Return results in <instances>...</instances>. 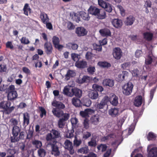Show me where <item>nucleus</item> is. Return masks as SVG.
<instances>
[{
    "label": "nucleus",
    "mask_w": 157,
    "mask_h": 157,
    "mask_svg": "<svg viewBox=\"0 0 157 157\" xmlns=\"http://www.w3.org/2000/svg\"><path fill=\"white\" fill-rule=\"evenodd\" d=\"M87 71L89 74L93 75L95 72V68L94 67H89L88 68Z\"/></svg>",
    "instance_id": "nucleus-60"
},
{
    "label": "nucleus",
    "mask_w": 157,
    "mask_h": 157,
    "mask_svg": "<svg viewBox=\"0 0 157 157\" xmlns=\"http://www.w3.org/2000/svg\"><path fill=\"white\" fill-rule=\"evenodd\" d=\"M52 41L53 44L55 48L59 50L63 48V46L62 45L59 44V39L58 37L56 36H53Z\"/></svg>",
    "instance_id": "nucleus-12"
},
{
    "label": "nucleus",
    "mask_w": 157,
    "mask_h": 157,
    "mask_svg": "<svg viewBox=\"0 0 157 157\" xmlns=\"http://www.w3.org/2000/svg\"><path fill=\"white\" fill-rule=\"evenodd\" d=\"M67 47L71 50H76L78 49V45L74 43H68L67 44Z\"/></svg>",
    "instance_id": "nucleus-30"
},
{
    "label": "nucleus",
    "mask_w": 157,
    "mask_h": 157,
    "mask_svg": "<svg viewBox=\"0 0 157 157\" xmlns=\"http://www.w3.org/2000/svg\"><path fill=\"white\" fill-rule=\"evenodd\" d=\"M44 48L47 55H50L52 53V47L51 43L48 42H45L44 44Z\"/></svg>",
    "instance_id": "nucleus-14"
},
{
    "label": "nucleus",
    "mask_w": 157,
    "mask_h": 157,
    "mask_svg": "<svg viewBox=\"0 0 157 157\" xmlns=\"http://www.w3.org/2000/svg\"><path fill=\"white\" fill-rule=\"evenodd\" d=\"M143 36L144 38L147 41H151L153 37L152 33L149 32H146L144 33Z\"/></svg>",
    "instance_id": "nucleus-27"
},
{
    "label": "nucleus",
    "mask_w": 157,
    "mask_h": 157,
    "mask_svg": "<svg viewBox=\"0 0 157 157\" xmlns=\"http://www.w3.org/2000/svg\"><path fill=\"white\" fill-rule=\"evenodd\" d=\"M70 87L69 86H65L63 90V93L68 96L72 97V92H70Z\"/></svg>",
    "instance_id": "nucleus-28"
},
{
    "label": "nucleus",
    "mask_w": 157,
    "mask_h": 157,
    "mask_svg": "<svg viewBox=\"0 0 157 157\" xmlns=\"http://www.w3.org/2000/svg\"><path fill=\"white\" fill-rule=\"evenodd\" d=\"M128 72L126 71H123L121 73L119 74L117 77L116 78L118 82H121L127 78L128 75Z\"/></svg>",
    "instance_id": "nucleus-8"
},
{
    "label": "nucleus",
    "mask_w": 157,
    "mask_h": 157,
    "mask_svg": "<svg viewBox=\"0 0 157 157\" xmlns=\"http://www.w3.org/2000/svg\"><path fill=\"white\" fill-rule=\"evenodd\" d=\"M98 65L100 67L103 68H108L111 66V65L110 63L105 61L99 62Z\"/></svg>",
    "instance_id": "nucleus-40"
},
{
    "label": "nucleus",
    "mask_w": 157,
    "mask_h": 157,
    "mask_svg": "<svg viewBox=\"0 0 157 157\" xmlns=\"http://www.w3.org/2000/svg\"><path fill=\"white\" fill-rule=\"evenodd\" d=\"M67 27L69 30H73L75 28V26L70 21H68L67 22Z\"/></svg>",
    "instance_id": "nucleus-54"
},
{
    "label": "nucleus",
    "mask_w": 157,
    "mask_h": 157,
    "mask_svg": "<svg viewBox=\"0 0 157 157\" xmlns=\"http://www.w3.org/2000/svg\"><path fill=\"white\" fill-rule=\"evenodd\" d=\"M99 116L96 114L92 116L90 119V121L92 124L95 125L98 124L99 122Z\"/></svg>",
    "instance_id": "nucleus-18"
},
{
    "label": "nucleus",
    "mask_w": 157,
    "mask_h": 157,
    "mask_svg": "<svg viewBox=\"0 0 157 157\" xmlns=\"http://www.w3.org/2000/svg\"><path fill=\"white\" fill-rule=\"evenodd\" d=\"M6 91L8 92L7 98L9 100H13L17 98L18 95L15 90L14 85H11L9 86L6 90Z\"/></svg>",
    "instance_id": "nucleus-2"
},
{
    "label": "nucleus",
    "mask_w": 157,
    "mask_h": 157,
    "mask_svg": "<svg viewBox=\"0 0 157 157\" xmlns=\"http://www.w3.org/2000/svg\"><path fill=\"white\" fill-rule=\"evenodd\" d=\"M118 97L115 95L113 98V100L110 102L114 106L117 105L118 104Z\"/></svg>",
    "instance_id": "nucleus-59"
},
{
    "label": "nucleus",
    "mask_w": 157,
    "mask_h": 157,
    "mask_svg": "<svg viewBox=\"0 0 157 157\" xmlns=\"http://www.w3.org/2000/svg\"><path fill=\"white\" fill-rule=\"evenodd\" d=\"M52 112L53 114L58 118L60 117L63 113V111L56 109H53Z\"/></svg>",
    "instance_id": "nucleus-33"
},
{
    "label": "nucleus",
    "mask_w": 157,
    "mask_h": 157,
    "mask_svg": "<svg viewBox=\"0 0 157 157\" xmlns=\"http://www.w3.org/2000/svg\"><path fill=\"white\" fill-rule=\"evenodd\" d=\"M88 13L93 15L97 17V16L99 14L100 9L94 6H91L88 9Z\"/></svg>",
    "instance_id": "nucleus-11"
},
{
    "label": "nucleus",
    "mask_w": 157,
    "mask_h": 157,
    "mask_svg": "<svg viewBox=\"0 0 157 157\" xmlns=\"http://www.w3.org/2000/svg\"><path fill=\"white\" fill-rule=\"evenodd\" d=\"M57 142V141L54 140V141H52L49 144L51 147L52 154L56 156H59L60 155L59 147L56 145Z\"/></svg>",
    "instance_id": "nucleus-5"
},
{
    "label": "nucleus",
    "mask_w": 157,
    "mask_h": 157,
    "mask_svg": "<svg viewBox=\"0 0 157 157\" xmlns=\"http://www.w3.org/2000/svg\"><path fill=\"white\" fill-rule=\"evenodd\" d=\"M75 75V72L70 70L67 71L66 74L65 75V79L66 80H68L71 77H73Z\"/></svg>",
    "instance_id": "nucleus-34"
},
{
    "label": "nucleus",
    "mask_w": 157,
    "mask_h": 157,
    "mask_svg": "<svg viewBox=\"0 0 157 157\" xmlns=\"http://www.w3.org/2000/svg\"><path fill=\"white\" fill-rule=\"evenodd\" d=\"M92 88L94 89V90H95L97 92H101L104 90L103 87L102 86L97 84H93L92 86Z\"/></svg>",
    "instance_id": "nucleus-44"
},
{
    "label": "nucleus",
    "mask_w": 157,
    "mask_h": 157,
    "mask_svg": "<svg viewBox=\"0 0 157 157\" xmlns=\"http://www.w3.org/2000/svg\"><path fill=\"white\" fill-rule=\"evenodd\" d=\"M98 5L102 8L105 9V11L109 12H111L113 10L112 5L107 3L103 0H98Z\"/></svg>",
    "instance_id": "nucleus-4"
},
{
    "label": "nucleus",
    "mask_w": 157,
    "mask_h": 157,
    "mask_svg": "<svg viewBox=\"0 0 157 157\" xmlns=\"http://www.w3.org/2000/svg\"><path fill=\"white\" fill-rule=\"evenodd\" d=\"M135 17L132 15L127 17L125 21V24L127 26L132 25L135 21Z\"/></svg>",
    "instance_id": "nucleus-15"
},
{
    "label": "nucleus",
    "mask_w": 157,
    "mask_h": 157,
    "mask_svg": "<svg viewBox=\"0 0 157 157\" xmlns=\"http://www.w3.org/2000/svg\"><path fill=\"white\" fill-rule=\"evenodd\" d=\"M148 157H157V147H153L148 153Z\"/></svg>",
    "instance_id": "nucleus-26"
},
{
    "label": "nucleus",
    "mask_w": 157,
    "mask_h": 157,
    "mask_svg": "<svg viewBox=\"0 0 157 157\" xmlns=\"http://www.w3.org/2000/svg\"><path fill=\"white\" fill-rule=\"evenodd\" d=\"M40 17L41 21L44 24H45L46 22H49V18L47 14L45 12L41 11Z\"/></svg>",
    "instance_id": "nucleus-21"
},
{
    "label": "nucleus",
    "mask_w": 157,
    "mask_h": 157,
    "mask_svg": "<svg viewBox=\"0 0 157 157\" xmlns=\"http://www.w3.org/2000/svg\"><path fill=\"white\" fill-rule=\"evenodd\" d=\"M91 133L88 131L83 132L82 133V139L85 140L87 139L91 136Z\"/></svg>",
    "instance_id": "nucleus-46"
},
{
    "label": "nucleus",
    "mask_w": 157,
    "mask_h": 157,
    "mask_svg": "<svg viewBox=\"0 0 157 157\" xmlns=\"http://www.w3.org/2000/svg\"><path fill=\"white\" fill-rule=\"evenodd\" d=\"M79 98L74 97L72 99V103L73 105L76 107H79L80 105L81 101Z\"/></svg>",
    "instance_id": "nucleus-35"
},
{
    "label": "nucleus",
    "mask_w": 157,
    "mask_h": 157,
    "mask_svg": "<svg viewBox=\"0 0 157 157\" xmlns=\"http://www.w3.org/2000/svg\"><path fill=\"white\" fill-rule=\"evenodd\" d=\"M143 102V98L141 95L137 96L134 100V105L137 107L140 106Z\"/></svg>",
    "instance_id": "nucleus-22"
},
{
    "label": "nucleus",
    "mask_w": 157,
    "mask_h": 157,
    "mask_svg": "<svg viewBox=\"0 0 157 157\" xmlns=\"http://www.w3.org/2000/svg\"><path fill=\"white\" fill-rule=\"evenodd\" d=\"M37 153L38 156L40 157H44L46 154V152L45 150L41 148L37 150Z\"/></svg>",
    "instance_id": "nucleus-42"
},
{
    "label": "nucleus",
    "mask_w": 157,
    "mask_h": 157,
    "mask_svg": "<svg viewBox=\"0 0 157 157\" xmlns=\"http://www.w3.org/2000/svg\"><path fill=\"white\" fill-rule=\"evenodd\" d=\"M91 104V101L88 98L84 99L82 101V104L83 105L87 107H89Z\"/></svg>",
    "instance_id": "nucleus-51"
},
{
    "label": "nucleus",
    "mask_w": 157,
    "mask_h": 157,
    "mask_svg": "<svg viewBox=\"0 0 157 157\" xmlns=\"http://www.w3.org/2000/svg\"><path fill=\"white\" fill-rule=\"evenodd\" d=\"M113 55L116 59H120L122 56V52L119 48H116L113 49Z\"/></svg>",
    "instance_id": "nucleus-7"
},
{
    "label": "nucleus",
    "mask_w": 157,
    "mask_h": 157,
    "mask_svg": "<svg viewBox=\"0 0 157 157\" xmlns=\"http://www.w3.org/2000/svg\"><path fill=\"white\" fill-rule=\"evenodd\" d=\"M82 140L80 139H78L76 136L74 137L73 141V145L75 147H79L82 143Z\"/></svg>",
    "instance_id": "nucleus-38"
},
{
    "label": "nucleus",
    "mask_w": 157,
    "mask_h": 157,
    "mask_svg": "<svg viewBox=\"0 0 157 157\" xmlns=\"http://www.w3.org/2000/svg\"><path fill=\"white\" fill-rule=\"evenodd\" d=\"M134 86L130 82L125 83L122 86V89L123 94L125 96L130 95L132 93Z\"/></svg>",
    "instance_id": "nucleus-3"
},
{
    "label": "nucleus",
    "mask_w": 157,
    "mask_h": 157,
    "mask_svg": "<svg viewBox=\"0 0 157 157\" xmlns=\"http://www.w3.org/2000/svg\"><path fill=\"white\" fill-rule=\"evenodd\" d=\"M66 124V121L63 120L62 119L59 118L58 121V127L59 128H63L64 127Z\"/></svg>",
    "instance_id": "nucleus-49"
},
{
    "label": "nucleus",
    "mask_w": 157,
    "mask_h": 157,
    "mask_svg": "<svg viewBox=\"0 0 157 157\" xmlns=\"http://www.w3.org/2000/svg\"><path fill=\"white\" fill-rule=\"evenodd\" d=\"M114 83L113 80L109 78L105 79L102 82V84L103 86L110 87H113L114 86Z\"/></svg>",
    "instance_id": "nucleus-20"
},
{
    "label": "nucleus",
    "mask_w": 157,
    "mask_h": 157,
    "mask_svg": "<svg viewBox=\"0 0 157 157\" xmlns=\"http://www.w3.org/2000/svg\"><path fill=\"white\" fill-rule=\"evenodd\" d=\"M7 70L6 65L4 63L0 64V73L6 72Z\"/></svg>",
    "instance_id": "nucleus-57"
},
{
    "label": "nucleus",
    "mask_w": 157,
    "mask_h": 157,
    "mask_svg": "<svg viewBox=\"0 0 157 157\" xmlns=\"http://www.w3.org/2000/svg\"><path fill=\"white\" fill-rule=\"evenodd\" d=\"M108 102L107 99L104 97L102 99L100 103H98L97 105V108L98 109H103L104 106L107 105Z\"/></svg>",
    "instance_id": "nucleus-23"
},
{
    "label": "nucleus",
    "mask_w": 157,
    "mask_h": 157,
    "mask_svg": "<svg viewBox=\"0 0 157 157\" xmlns=\"http://www.w3.org/2000/svg\"><path fill=\"white\" fill-rule=\"evenodd\" d=\"M21 131V129L17 126H13L12 129V134L13 136H17Z\"/></svg>",
    "instance_id": "nucleus-31"
},
{
    "label": "nucleus",
    "mask_w": 157,
    "mask_h": 157,
    "mask_svg": "<svg viewBox=\"0 0 157 157\" xmlns=\"http://www.w3.org/2000/svg\"><path fill=\"white\" fill-rule=\"evenodd\" d=\"M64 144L65 148L69 151V153L71 155H73L75 153V150L72 142L68 140H66L64 143Z\"/></svg>",
    "instance_id": "nucleus-6"
},
{
    "label": "nucleus",
    "mask_w": 157,
    "mask_h": 157,
    "mask_svg": "<svg viewBox=\"0 0 157 157\" xmlns=\"http://www.w3.org/2000/svg\"><path fill=\"white\" fill-rule=\"evenodd\" d=\"M38 109L40 112V116L41 118H42L44 115H46V111L44 107L42 106H39Z\"/></svg>",
    "instance_id": "nucleus-48"
},
{
    "label": "nucleus",
    "mask_w": 157,
    "mask_h": 157,
    "mask_svg": "<svg viewBox=\"0 0 157 157\" xmlns=\"http://www.w3.org/2000/svg\"><path fill=\"white\" fill-rule=\"evenodd\" d=\"M153 55L150 54L147 56L145 60V63L146 65H149L151 63L153 59Z\"/></svg>",
    "instance_id": "nucleus-43"
},
{
    "label": "nucleus",
    "mask_w": 157,
    "mask_h": 157,
    "mask_svg": "<svg viewBox=\"0 0 157 157\" xmlns=\"http://www.w3.org/2000/svg\"><path fill=\"white\" fill-rule=\"evenodd\" d=\"M11 103L9 101H4L0 103V108L4 110V113L5 114H10L14 109L15 107L13 106L10 107Z\"/></svg>",
    "instance_id": "nucleus-1"
},
{
    "label": "nucleus",
    "mask_w": 157,
    "mask_h": 157,
    "mask_svg": "<svg viewBox=\"0 0 157 157\" xmlns=\"http://www.w3.org/2000/svg\"><path fill=\"white\" fill-rule=\"evenodd\" d=\"M60 119H62L63 120L66 121H67L69 118L70 114L68 113H63V114L61 116Z\"/></svg>",
    "instance_id": "nucleus-56"
},
{
    "label": "nucleus",
    "mask_w": 157,
    "mask_h": 157,
    "mask_svg": "<svg viewBox=\"0 0 157 157\" xmlns=\"http://www.w3.org/2000/svg\"><path fill=\"white\" fill-rule=\"evenodd\" d=\"M139 73V70L137 69H135L132 71V75L134 77H138Z\"/></svg>",
    "instance_id": "nucleus-63"
},
{
    "label": "nucleus",
    "mask_w": 157,
    "mask_h": 157,
    "mask_svg": "<svg viewBox=\"0 0 157 157\" xmlns=\"http://www.w3.org/2000/svg\"><path fill=\"white\" fill-rule=\"evenodd\" d=\"M107 147V146L106 144H101L97 146V148L98 150H101L102 152L105 151Z\"/></svg>",
    "instance_id": "nucleus-55"
},
{
    "label": "nucleus",
    "mask_w": 157,
    "mask_h": 157,
    "mask_svg": "<svg viewBox=\"0 0 157 157\" xmlns=\"http://www.w3.org/2000/svg\"><path fill=\"white\" fill-rule=\"evenodd\" d=\"M72 59L74 61L78 60L79 55L78 54L73 53L71 55Z\"/></svg>",
    "instance_id": "nucleus-64"
},
{
    "label": "nucleus",
    "mask_w": 157,
    "mask_h": 157,
    "mask_svg": "<svg viewBox=\"0 0 157 157\" xmlns=\"http://www.w3.org/2000/svg\"><path fill=\"white\" fill-rule=\"evenodd\" d=\"M97 144L96 138L94 137L92 138L91 140L88 142V146L91 147H95Z\"/></svg>",
    "instance_id": "nucleus-50"
},
{
    "label": "nucleus",
    "mask_w": 157,
    "mask_h": 157,
    "mask_svg": "<svg viewBox=\"0 0 157 157\" xmlns=\"http://www.w3.org/2000/svg\"><path fill=\"white\" fill-rule=\"evenodd\" d=\"M24 13L26 15L28 16V13H31V9L30 8L29 5L28 3L25 4L23 9Z\"/></svg>",
    "instance_id": "nucleus-39"
},
{
    "label": "nucleus",
    "mask_w": 157,
    "mask_h": 157,
    "mask_svg": "<svg viewBox=\"0 0 157 157\" xmlns=\"http://www.w3.org/2000/svg\"><path fill=\"white\" fill-rule=\"evenodd\" d=\"M12 125L13 126H17L18 124V122L17 120L15 118H12L10 120Z\"/></svg>",
    "instance_id": "nucleus-61"
},
{
    "label": "nucleus",
    "mask_w": 157,
    "mask_h": 157,
    "mask_svg": "<svg viewBox=\"0 0 157 157\" xmlns=\"http://www.w3.org/2000/svg\"><path fill=\"white\" fill-rule=\"evenodd\" d=\"M93 49L94 50L98 52H101V51L102 47L100 44V45H99L97 44H96L94 43L93 44Z\"/></svg>",
    "instance_id": "nucleus-53"
},
{
    "label": "nucleus",
    "mask_w": 157,
    "mask_h": 157,
    "mask_svg": "<svg viewBox=\"0 0 157 157\" xmlns=\"http://www.w3.org/2000/svg\"><path fill=\"white\" fill-rule=\"evenodd\" d=\"M88 97L92 99L96 100L98 97V92L95 90H92L89 93Z\"/></svg>",
    "instance_id": "nucleus-25"
},
{
    "label": "nucleus",
    "mask_w": 157,
    "mask_h": 157,
    "mask_svg": "<svg viewBox=\"0 0 157 157\" xmlns=\"http://www.w3.org/2000/svg\"><path fill=\"white\" fill-rule=\"evenodd\" d=\"M75 33L78 36H81L86 35L87 31L84 27H78L75 29Z\"/></svg>",
    "instance_id": "nucleus-9"
},
{
    "label": "nucleus",
    "mask_w": 157,
    "mask_h": 157,
    "mask_svg": "<svg viewBox=\"0 0 157 157\" xmlns=\"http://www.w3.org/2000/svg\"><path fill=\"white\" fill-rule=\"evenodd\" d=\"M23 125L25 127L29 124L30 116L27 112L23 114Z\"/></svg>",
    "instance_id": "nucleus-16"
},
{
    "label": "nucleus",
    "mask_w": 157,
    "mask_h": 157,
    "mask_svg": "<svg viewBox=\"0 0 157 157\" xmlns=\"http://www.w3.org/2000/svg\"><path fill=\"white\" fill-rule=\"evenodd\" d=\"M112 23L114 27L118 29L121 28L123 25L122 21L118 18L114 19L112 20Z\"/></svg>",
    "instance_id": "nucleus-13"
},
{
    "label": "nucleus",
    "mask_w": 157,
    "mask_h": 157,
    "mask_svg": "<svg viewBox=\"0 0 157 157\" xmlns=\"http://www.w3.org/2000/svg\"><path fill=\"white\" fill-rule=\"evenodd\" d=\"M156 137V135L153 132H150L147 136V138L148 141L155 139Z\"/></svg>",
    "instance_id": "nucleus-47"
},
{
    "label": "nucleus",
    "mask_w": 157,
    "mask_h": 157,
    "mask_svg": "<svg viewBox=\"0 0 157 157\" xmlns=\"http://www.w3.org/2000/svg\"><path fill=\"white\" fill-rule=\"evenodd\" d=\"M53 106L56 107V109H63L64 108L65 106L64 104L60 101H54L52 103Z\"/></svg>",
    "instance_id": "nucleus-24"
},
{
    "label": "nucleus",
    "mask_w": 157,
    "mask_h": 157,
    "mask_svg": "<svg viewBox=\"0 0 157 157\" xmlns=\"http://www.w3.org/2000/svg\"><path fill=\"white\" fill-rule=\"evenodd\" d=\"M75 66L79 68H84L87 67V63L84 60H80L76 61L75 63Z\"/></svg>",
    "instance_id": "nucleus-17"
},
{
    "label": "nucleus",
    "mask_w": 157,
    "mask_h": 157,
    "mask_svg": "<svg viewBox=\"0 0 157 157\" xmlns=\"http://www.w3.org/2000/svg\"><path fill=\"white\" fill-rule=\"evenodd\" d=\"M46 140L47 141H49L48 144H50V143L52 141L54 140L56 141V139H54L53 137V136L52 133H48L46 135Z\"/></svg>",
    "instance_id": "nucleus-45"
},
{
    "label": "nucleus",
    "mask_w": 157,
    "mask_h": 157,
    "mask_svg": "<svg viewBox=\"0 0 157 157\" xmlns=\"http://www.w3.org/2000/svg\"><path fill=\"white\" fill-rule=\"evenodd\" d=\"M99 32L102 36H111L110 30L107 28L102 29L99 30Z\"/></svg>",
    "instance_id": "nucleus-19"
},
{
    "label": "nucleus",
    "mask_w": 157,
    "mask_h": 157,
    "mask_svg": "<svg viewBox=\"0 0 157 157\" xmlns=\"http://www.w3.org/2000/svg\"><path fill=\"white\" fill-rule=\"evenodd\" d=\"M80 16L84 20L88 21L90 19L88 14L84 12H82L81 13Z\"/></svg>",
    "instance_id": "nucleus-52"
},
{
    "label": "nucleus",
    "mask_w": 157,
    "mask_h": 157,
    "mask_svg": "<svg viewBox=\"0 0 157 157\" xmlns=\"http://www.w3.org/2000/svg\"><path fill=\"white\" fill-rule=\"evenodd\" d=\"M20 41L21 43L25 44H28L30 43V41L29 39L25 37H22L20 39Z\"/></svg>",
    "instance_id": "nucleus-58"
},
{
    "label": "nucleus",
    "mask_w": 157,
    "mask_h": 157,
    "mask_svg": "<svg viewBox=\"0 0 157 157\" xmlns=\"http://www.w3.org/2000/svg\"><path fill=\"white\" fill-rule=\"evenodd\" d=\"M51 133L54 139L61 137L60 132L59 131H58L55 129H52L51 130Z\"/></svg>",
    "instance_id": "nucleus-36"
},
{
    "label": "nucleus",
    "mask_w": 157,
    "mask_h": 157,
    "mask_svg": "<svg viewBox=\"0 0 157 157\" xmlns=\"http://www.w3.org/2000/svg\"><path fill=\"white\" fill-rule=\"evenodd\" d=\"M72 97L75 96L77 98H80L82 96V91L77 88H72L71 90Z\"/></svg>",
    "instance_id": "nucleus-10"
},
{
    "label": "nucleus",
    "mask_w": 157,
    "mask_h": 157,
    "mask_svg": "<svg viewBox=\"0 0 157 157\" xmlns=\"http://www.w3.org/2000/svg\"><path fill=\"white\" fill-rule=\"evenodd\" d=\"M32 144L36 148H40L42 146V142L39 140H34L32 141Z\"/></svg>",
    "instance_id": "nucleus-37"
},
{
    "label": "nucleus",
    "mask_w": 157,
    "mask_h": 157,
    "mask_svg": "<svg viewBox=\"0 0 157 157\" xmlns=\"http://www.w3.org/2000/svg\"><path fill=\"white\" fill-rule=\"evenodd\" d=\"M89 150L88 147L86 145H85L84 147H82L78 149L77 152L78 153H80L82 154H86L89 152Z\"/></svg>",
    "instance_id": "nucleus-29"
},
{
    "label": "nucleus",
    "mask_w": 157,
    "mask_h": 157,
    "mask_svg": "<svg viewBox=\"0 0 157 157\" xmlns=\"http://www.w3.org/2000/svg\"><path fill=\"white\" fill-rule=\"evenodd\" d=\"M89 120L86 119H84L83 123V125L84 128L86 129H88L89 127Z\"/></svg>",
    "instance_id": "nucleus-62"
},
{
    "label": "nucleus",
    "mask_w": 157,
    "mask_h": 157,
    "mask_svg": "<svg viewBox=\"0 0 157 157\" xmlns=\"http://www.w3.org/2000/svg\"><path fill=\"white\" fill-rule=\"evenodd\" d=\"M106 13L104 10H100L99 14L97 16L98 18L100 19H102L106 17Z\"/></svg>",
    "instance_id": "nucleus-41"
},
{
    "label": "nucleus",
    "mask_w": 157,
    "mask_h": 157,
    "mask_svg": "<svg viewBox=\"0 0 157 157\" xmlns=\"http://www.w3.org/2000/svg\"><path fill=\"white\" fill-rule=\"evenodd\" d=\"M119 110L117 108H112L109 111V113L113 117H115L117 115Z\"/></svg>",
    "instance_id": "nucleus-32"
}]
</instances>
